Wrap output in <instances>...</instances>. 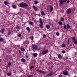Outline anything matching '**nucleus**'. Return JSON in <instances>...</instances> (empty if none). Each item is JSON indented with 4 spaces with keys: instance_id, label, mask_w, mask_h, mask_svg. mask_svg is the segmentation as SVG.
<instances>
[{
    "instance_id": "21",
    "label": "nucleus",
    "mask_w": 77,
    "mask_h": 77,
    "mask_svg": "<svg viewBox=\"0 0 77 77\" xmlns=\"http://www.w3.org/2000/svg\"><path fill=\"white\" fill-rule=\"evenodd\" d=\"M21 60L22 62H26V60L24 58H22Z\"/></svg>"
},
{
    "instance_id": "56",
    "label": "nucleus",
    "mask_w": 77,
    "mask_h": 77,
    "mask_svg": "<svg viewBox=\"0 0 77 77\" xmlns=\"http://www.w3.org/2000/svg\"><path fill=\"white\" fill-rule=\"evenodd\" d=\"M1 72V70L0 69V72Z\"/></svg>"
},
{
    "instance_id": "26",
    "label": "nucleus",
    "mask_w": 77,
    "mask_h": 77,
    "mask_svg": "<svg viewBox=\"0 0 77 77\" xmlns=\"http://www.w3.org/2000/svg\"><path fill=\"white\" fill-rule=\"evenodd\" d=\"M61 47L62 48H64V47H66V45L64 44L63 43L61 45Z\"/></svg>"
},
{
    "instance_id": "54",
    "label": "nucleus",
    "mask_w": 77,
    "mask_h": 77,
    "mask_svg": "<svg viewBox=\"0 0 77 77\" xmlns=\"http://www.w3.org/2000/svg\"><path fill=\"white\" fill-rule=\"evenodd\" d=\"M1 59H0V62H1Z\"/></svg>"
},
{
    "instance_id": "40",
    "label": "nucleus",
    "mask_w": 77,
    "mask_h": 77,
    "mask_svg": "<svg viewBox=\"0 0 77 77\" xmlns=\"http://www.w3.org/2000/svg\"><path fill=\"white\" fill-rule=\"evenodd\" d=\"M56 35L57 36H59V32H57L56 33Z\"/></svg>"
},
{
    "instance_id": "11",
    "label": "nucleus",
    "mask_w": 77,
    "mask_h": 77,
    "mask_svg": "<svg viewBox=\"0 0 77 77\" xmlns=\"http://www.w3.org/2000/svg\"><path fill=\"white\" fill-rule=\"evenodd\" d=\"M32 7L33 8V9H34L35 11H38V9L35 5H33Z\"/></svg>"
},
{
    "instance_id": "50",
    "label": "nucleus",
    "mask_w": 77,
    "mask_h": 77,
    "mask_svg": "<svg viewBox=\"0 0 77 77\" xmlns=\"http://www.w3.org/2000/svg\"><path fill=\"white\" fill-rule=\"evenodd\" d=\"M69 1H67V3H69Z\"/></svg>"
},
{
    "instance_id": "49",
    "label": "nucleus",
    "mask_w": 77,
    "mask_h": 77,
    "mask_svg": "<svg viewBox=\"0 0 77 77\" xmlns=\"http://www.w3.org/2000/svg\"><path fill=\"white\" fill-rule=\"evenodd\" d=\"M28 77H33V76L31 75H29L28 76Z\"/></svg>"
},
{
    "instance_id": "7",
    "label": "nucleus",
    "mask_w": 77,
    "mask_h": 77,
    "mask_svg": "<svg viewBox=\"0 0 77 77\" xmlns=\"http://www.w3.org/2000/svg\"><path fill=\"white\" fill-rule=\"evenodd\" d=\"M71 12V11L69 8L67 9L66 11V13L67 14H70Z\"/></svg>"
},
{
    "instance_id": "9",
    "label": "nucleus",
    "mask_w": 77,
    "mask_h": 77,
    "mask_svg": "<svg viewBox=\"0 0 77 77\" xmlns=\"http://www.w3.org/2000/svg\"><path fill=\"white\" fill-rule=\"evenodd\" d=\"M21 26L20 25H17L16 29L17 30H20L21 29Z\"/></svg>"
},
{
    "instance_id": "41",
    "label": "nucleus",
    "mask_w": 77,
    "mask_h": 77,
    "mask_svg": "<svg viewBox=\"0 0 77 77\" xmlns=\"http://www.w3.org/2000/svg\"><path fill=\"white\" fill-rule=\"evenodd\" d=\"M30 38L31 40H33V36H31L30 37Z\"/></svg>"
},
{
    "instance_id": "5",
    "label": "nucleus",
    "mask_w": 77,
    "mask_h": 77,
    "mask_svg": "<svg viewBox=\"0 0 77 77\" xmlns=\"http://www.w3.org/2000/svg\"><path fill=\"white\" fill-rule=\"evenodd\" d=\"M5 29L3 28V27H2L0 30V33H2V34H3L5 33Z\"/></svg>"
},
{
    "instance_id": "25",
    "label": "nucleus",
    "mask_w": 77,
    "mask_h": 77,
    "mask_svg": "<svg viewBox=\"0 0 77 77\" xmlns=\"http://www.w3.org/2000/svg\"><path fill=\"white\" fill-rule=\"evenodd\" d=\"M26 29L27 30L28 32H29L30 31V28L29 27H26Z\"/></svg>"
},
{
    "instance_id": "29",
    "label": "nucleus",
    "mask_w": 77,
    "mask_h": 77,
    "mask_svg": "<svg viewBox=\"0 0 77 77\" xmlns=\"http://www.w3.org/2000/svg\"><path fill=\"white\" fill-rule=\"evenodd\" d=\"M50 11H51V12H52V11H53V7H52V6L51 7H50Z\"/></svg>"
},
{
    "instance_id": "38",
    "label": "nucleus",
    "mask_w": 77,
    "mask_h": 77,
    "mask_svg": "<svg viewBox=\"0 0 77 77\" xmlns=\"http://www.w3.org/2000/svg\"><path fill=\"white\" fill-rule=\"evenodd\" d=\"M67 44L68 45L69 44V43H70L69 42V39H68V40H67Z\"/></svg>"
},
{
    "instance_id": "16",
    "label": "nucleus",
    "mask_w": 77,
    "mask_h": 77,
    "mask_svg": "<svg viewBox=\"0 0 77 77\" xmlns=\"http://www.w3.org/2000/svg\"><path fill=\"white\" fill-rule=\"evenodd\" d=\"M39 21L40 23H43V22H42V19L41 18H39Z\"/></svg>"
},
{
    "instance_id": "22",
    "label": "nucleus",
    "mask_w": 77,
    "mask_h": 77,
    "mask_svg": "<svg viewBox=\"0 0 77 77\" xmlns=\"http://www.w3.org/2000/svg\"><path fill=\"white\" fill-rule=\"evenodd\" d=\"M20 50H21V51H25V49H24V48H20Z\"/></svg>"
},
{
    "instance_id": "34",
    "label": "nucleus",
    "mask_w": 77,
    "mask_h": 77,
    "mask_svg": "<svg viewBox=\"0 0 77 77\" xmlns=\"http://www.w3.org/2000/svg\"><path fill=\"white\" fill-rule=\"evenodd\" d=\"M61 52L62 53H63V54H65V50H63Z\"/></svg>"
},
{
    "instance_id": "13",
    "label": "nucleus",
    "mask_w": 77,
    "mask_h": 77,
    "mask_svg": "<svg viewBox=\"0 0 77 77\" xmlns=\"http://www.w3.org/2000/svg\"><path fill=\"white\" fill-rule=\"evenodd\" d=\"M33 57H37L38 56V54L36 53H34L33 54Z\"/></svg>"
},
{
    "instance_id": "12",
    "label": "nucleus",
    "mask_w": 77,
    "mask_h": 77,
    "mask_svg": "<svg viewBox=\"0 0 77 77\" xmlns=\"http://www.w3.org/2000/svg\"><path fill=\"white\" fill-rule=\"evenodd\" d=\"M58 58H59V59H62V56L61 54H59L58 55Z\"/></svg>"
},
{
    "instance_id": "10",
    "label": "nucleus",
    "mask_w": 77,
    "mask_h": 77,
    "mask_svg": "<svg viewBox=\"0 0 77 77\" xmlns=\"http://www.w3.org/2000/svg\"><path fill=\"white\" fill-rule=\"evenodd\" d=\"M68 72L66 71H63V74L64 75H68Z\"/></svg>"
},
{
    "instance_id": "55",
    "label": "nucleus",
    "mask_w": 77,
    "mask_h": 77,
    "mask_svg": "<svg viewBox=\"0 0 77 77\" xmlns=\"http://www.w3.org/2000/svg\"><path fill=\"white\" fill-rule=\"evenodd\" d=\"M38 16H39V17H40L41 16H40V15H38Z\"/></svg>"
},
{
    "instance_id": "18",
    "label": "nucleus",
    "mask_w": 77,
    "mask_h": 77,
    "mask_svg": "<svg viewBox=\"0 0 77 77\" xmlns=\"http://www.w3.org/2000/svg\"><path fill=\"white\" fill-rule=\"evenodd\" d=\"M4 41V38H0V42H2Z\"/></svg>"
},
{
    "instance_id": "3",
    "label": "nucleus",
    "mask_w": 77,
    "mask_h": 77,
    "mask_svg": "<svg viewBox=\"0 0 77 77\" xmlns=\"http://www.w3.org/2000/svg\"><path fill=\"white\" fill-rule=\"evenodd\" d=\"M72 41L75 44L77 45V40L75 39V37H73L72 38Z\"/></svg>"
},
{
    "instance_id": "33",
    "label": "nucleus",
    "mask_w": 77,
    "mask_h": 77,
    "mask_svg": "<svg viewBox=\"0 0 77 77\" xmlns=\"http://www.w3.org/2000/svg\"><path fill=\"white\" fill-rule=\"evenodd\" d=\"M43 38H45L47 37V35L45 34L43 35Z\"/></svg>"
},
{
    "instance_id": "19",
    "label": "nucleus",
    "mask_w": 77,
    "mask_h": 77,
    "mask_svg": "<svg viewBox=\"0 0 77 77\" xmlns=\"http://www.w3.org/2000/svg\"><path fill=\"white\" fill-rule=\"evenodd\" d=\"M8 65L10 66L12 65V62H9L8 63Z\"/></svg>"
},
{
    "instance_id": "46",
    "label": "nucleus",
    "mask_w": 77,
    "mask_h": 77,
    "mask_svg": "<svg viewBox=\"0 0 77 77\" xmlns=\"http://www.w3.org/2000/svg\"><path fill=\"white\" fill-rule=\"evenodd\" d=\"M11 32H8V35H11Z\"/></svg>"
},
{
    "instance_id": "15",
    "label": "nucleus",
    "mask_w": 77,
    "mask_h": 77,
    "mask_svg": "<svg viewBox=\"0 0 77 77\" xmlns=\"http://www.w3.org/2000/svg\"><path fill=\"white\" fill-rule=\"evenodd\" d=\"M40 24H39L40 27L41 28H43V27H44V26H43V23H40Z\"/></svg>"
},
{
    "instance_id": "23",
    "label": "nucleus",
    "mask_w": 77,
    "mask_h": 77,
    "mask_svg": "<svg viewBox=\"0 0 77 77\" xmlns=\"http://www.w3.org/2000/svg\"><path fill=\"white\" fill-rule=\"evenodd\" d=\"M41 14L42 15V16H43L44 15H45V13H44V11H42L41 12Z\"/></svg>"
},
{
    "instance_id": "32",
    "label": "nucleus",
    "mask_w": 77,
    "mask_h": 77,
    "mask_svg": "<svg viewBox=\"0 0 77 77\" xmlns=\"http://www.w3.org/2000/svg\"><path fill=\"white\" fill-rule=\"evenodd\" d=\"M13 8L14 9H16V5H13L12 6Z\"/></svg>"
},
{
    "instance_id": "8",
    "label": "nucleus",
    "mask_w": 77,
    "mask_h": 77,
    "mask_svg": "<svg viewBox=\"0 0 77 77\" xmlns=\"http://www.w3.org/2000/svg\"><path fill=\"white\" fill-rule=\"evenodd\" d=\"M54 74V72H51L49 73H48L47 75H46V76L47 77H50V76H51V75H53Z\"/></svg>"
},
{
    "instance_id": "4",
    "label": "nucleus",
    "mask_w": 77,
    "mask_h": 77,
    "mask_svg": "<svg viewBox=\"0 0 77 77\" xmlns=\"http://www.w3.org/2000/svg\"><path fill=\"white\" fill-rule=\"evenodd\" d=\"M48 49H46V50L43 51L42 52V53L43 55H44V54H46L48 53Z\"/></svg>"
},
{
    "instance_id": "35",
    "label": "nucleus",
    "mask_w": 77,
    "mask_h": 77,
    "mask_svg": "<svg viewBox=\"0 0 77 77\" xmlns=\"http://www.w3.org/2000/svg\"><path fill=\"white\" fill-rule=\"evenodd\" d=\"M34 68V66H30V69H32L33 68Z\"/></svg>"
},
{
    "instance_id": "2",
    "label": "nucleus",
    "mask_w": 77,
    "mask_h": 77,
    "mask_svg": "<svg viewBox=\"0 0 77 77\" xmlns=\"http://www.w3.org/2000/svg\"><path fill=\"white\" fill-rule=\"evenodd\" d=\"M32 48L33 51L37 50H38V47L36 45H32Z\"/></svg>"
},
{
    "instance_id": "51",
    "label": "nucleus",
    "mask_w": 77,
    "mask_h": 77,
    "mask_svg": "<svg viewBox=\"0 0 77 77\" xmlns=\"http://www.w3.org/2000/svg\"><path fill=\"white\" fill-rule=\"evenodd\" d=\"M33 61H34L35 62H36V60H34Z\"/></svg>"
},
{
    "instance_id": "27",
    "label": "nucleus",
    "mask_w": 77,
    "mask_h": 77,
    "mask_svg": "<svg viewBox=\"0 0 77 77\" xmlns=\"http://www.w3.org/2000/svg\"><path fill=\"white\" fill-rule=\"evenodd\" d=\"M59 23L60 26H62V22L60 21L59 22Z\"/></svg>"
},
{
    "instance_id": "20",
    "label": "nucleus",
    "mask_w": 77,
    "mask_h": 77,
    "mask_svg": "<svg viewBox=\"0 0 77 77\" xmlns=\"http://www.w3.org/2000/svg\"><path fill=\"white\" fill-rule=\"evenodd\" d=\"M67 29H68L71 27L69 25V24H67L66 26Z\"/></svg>"
},
{
    "instance_id": "30",
    "label": "nucleus",
    "mask_w": 77,
    "mask_h": 77,
    "mask_svg": "<svg viewBox=\"0 0 77 77\" xmlns=\"http://www.w3.org/2000/svg\"><path fill=\"white\" fill-rule=\"evenodd\" d=\"M60 21H64V18L62 17H61Z\"/></svg>"
},
{
    "instance_id": "1",
    "label": "nucleus",
    "mask_w": 77,
    "mask_h": 77,
    "mask_svg": "<svg viewBox=\"0 0 77 77\" xmlns=\"http://www.w3.org/2000/svg\"><path fill=\"white\" fill-rule=\"evenodd\" d=\"M20 6L21 8H27L28 5L26 3H22L20 4Z\"/></svg>"
},
{
    "instance_id": "57",
    "label": "nucleus",
    "mask_w": 77,
    "mask_h": 77,
    "mask_svg": "<svg viewBox=\"0 0 77 77\" xmlns=\"http://www.w3.org/2000/svg\"><path fill=\"white\" fill-rule=\"evenodd\" d=\"M50 56H51V54H50Z\"/></svg>"
},
{
    "instance_id": "58",
    "label": "nucleus",
    "mask_w": 77,
    "mask_h": 77,
    "mask_svg": "<svg viewBox=\"0 0 77 77\" xmlns=\"http://www.w3.org/2000/svg\"><path fill=\"white\" fill-rule=\"evenodd\" d=\"M40 50V49H38V50Z\"/></svg>"
},
{
    "instance_id": "28",
    "label": "nucleus",
    "mask_w": 77,
    "mask_h": 77,
    "mask_svg": "<svg viewBox=\"0 0 77 77\" xmlns=\"http://www.w3.org/2000/svg\"><path fill=\"white\" fill-rule=\"evenodd\" d=\"M63 1H62V0H60V5H62V4H63Z\"/></svg>"
},
{
    "instance_id": "44",
    "label": "nucleus",
    "mask_w": 77,
    "mask_h": 77,
    "mask_svg": "<svg viewBox=\"0 0 77 77\" xmlns=\"http://www.w3.org/2000/svg\"><path fill=\"white\" fill-rule=\"evenodd\" d=\"M63 2H66L67 0H63Z\"/></svg>"
},
{
    "instance_id": "48",
    "label": "nucleus",
    "mask_w": 77,
    "mask_h": 77,
    "mask_svg": "<svg viewBox=\"0 0 77 77\" xmlns=\"http://www.w3.org/2000/svg\"><path fill=\"white\" fill-rule=\"evenodd\" d=\"M27 53H26V57H28V56H27Z\"/></svg>"
},
{
    "instance_id": "17",
    "label": "nucleus",
    "mask_w": 77,
    "mask_h": 77,
    "mask_svg": "<svg viewBox=\"0 0 77 77\" xmlns=\"http://www.w3.org/2000/svg\"><path fill=\"white\" fill-rule=\"evenodd\" d=\"M34 3L35 5H37L38 3H39V2H38V1L36 0L34 1Z\"/></svg>"
},
{
    "instance_id": "14",
    "label": "nucleus",
    "mask_w": 77,
    "mask_h": 77,
    "mask_svg": "<svg viewBox=\"0 0 77 77\" xmlns=\"http://www.w3.org/2000/svg\"><path fill=\"white\" fill-rule=\"evenodd\" d=\"M7 75L8 76H11L12 75V72H8L7 73Z\"/></svg>"
},
{
    "instance_id": "24",
    "label": "nucleus",
    "mask_w": 77,
    "mask_h": 77,
    "mask_svg": "<svg viewBox=\"0 0 77 77\" xmlns=\"http://www.w3.org/2000/svg\"><path fill=\"white\" fill-rule=\"evenodd\" d=\"M46 27L47 29H49V28H50V26L49 25H46Z\"/></svg>"
},
{
    "instance_id": "6",
    "label": "nucleus",
    "mask_w": 77,
    "mask_h": 77,
    "mask_svg": "<svg viewBox=\"0 0 77 77\" xmlns=\"http://www.w3.org/2000/svg\"><path fill=\"white\" fill-rule=\"evenodd\" d=\"M37 71L38 72H40L41 74H45V72L44 71H42L41 70L37 69Z\"/></svg>"
},
{
    "instance_id": "52",
    "label": "nucleus",
    "mask_w": 77,
    "mask_h": 77,
    "mask_svg": "<svg viewBox=\"0 0 77 77\" xmlns=\"http://www.w3.org/2000/svg\"><path fill=\"white\" fill-rule=\"evenodd\" d=\"M50 59H52V58L51 57V56L50 57Z\"/></svg>"
},
{
    "instance_id": "47",
    "label": "nucleus",
    "mask_w": 77,
    "mask_h": 77,
    "mask_svg": "<svg viewBox=\"0 0 77 77\" xmlns=\"http://www.w3.org/2000/svg\"><path fill=\"white\" fill-rule=\"evenodd\" d=\"M58 77H62V75H59L58 76Z\"/></svg>"
},
{
    "instance_id": "36",
    "label": "nucleus",
    "mask_w": 77,
    "mask_h": 77,
    "mask_svg": "<svg viewBox=\"0 0 77 77\" xmlns=\"http://www.w3.org/2000/svg\"><path fill=\"white\" fill-rule=\"evenodd\" d=\"M21 36H22V35H21V34H19L17 35L18 37H21Z\"/></svg>"
},
{
    "instance_id": "42",
    "label": "nucleus",
    "mask_w": 77,
    "mask_h": 77,
    "mask_svg": "<svg viewBox=\"0 0 77 77\" xmlns=\"http://www.w3.org/2000/svg\"><path fill=\"white\" fill-rule=\"evenodd\" d=\"M2 42H3V43H6V41L5 40H4H4Z\"/></svg>"
},
{
    "instance_id": "31",
    "label": "nucleus",
    "mask_w": 77,
    "mask_h": 77,
    "mask_svg": "<svg viewBox=\"0 0 77 77\" xmlns=\"http://www.w3.org/2000/svg\"><path fill=\"white\" fill-rule=\"evenodd\" d=\"M29 24L30 25H33V23L32 21H30L29 22Z\"/></svg>"
},
{
    "instance_id": "39",
    "label": "nucleus",
    "mask_w": 77,
    "mask_h": 77,
    "mask_svg": "<svg viewBox=\"0 0 77 77\" xmlns=\"http://www.w3.org/2000/svg\"><path fill=\"white\" fill-rule=\"evenodd\" d=\"M4 3L5 5H8V2L6 1H5Z\"/></svg>"
},
{
    "instance_id": "37",
    "label": "nucleus",
    "mask_w": 77,
    "mask_h": 77,
    "mask_svg": "<svg viewBox=\"0 0 77 77\" xmlns=\"http://www.w3.org/2000/svg\"><path fill=\"white\" fill-rule=\"evenodd\" d=\"M63 27L64 29H67V28H66V25H65L64 26H63Z\"/></svg>"
},
{
    "instance_id": "45",
    "label": "nucleus",
    "mask_w": 77,
    "mask_h": 77,
    "mask_svg": "<svg viewBox=\"0 0 77 77\" xmlns=\"http://www.w3.org/2000/svg\"><path fill=\"white\" fill-rule=\"evenodd\" d=\"M19 52L20 54H21V51L20 50H19Z\"/></svg>"
},
{
    "instance_id": "43",
    "label": "nucleus",
    "mask_w": 77,
    "mask_h": 77,
    "mask_svg": "<svg viewBox=\"0 0 77 77\" xmlns=\"http://www.w3.org/2000/svg\"><path fill=\"white\" fill-rule=\"evenodd\" d=\"M9 66L8 65V64L6 66H5V67H6V68H9Z\"/></svg>"
},
{
    "instance_id": "53",
    "label": "nucleus",
    "mask_w": 77,
    "mask_h": 77,
    "mask_svg": "<svg viewBox=\"0 0 77 77\" xmlns=\"http://www.w3.org/2000/svg\"><path fill=\"white\" fill-rule=\"evenodd\" d=\"M64 12V11H63L62 12L63 13Z\"/></svg>"
}]
</instances>
